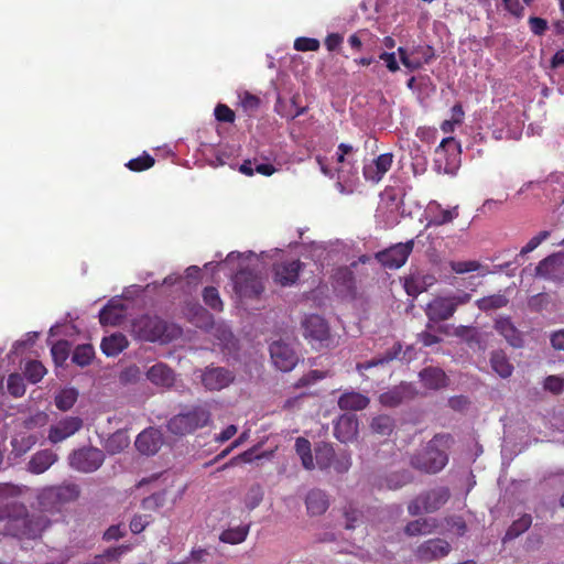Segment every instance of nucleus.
<instances>
[{
  "instance_id": "338daca9",
  "label": "nucleus",
  "mask_w": 564,
  "mask_h": 564,
  "mask_svg": "<svg viewBox=\"0 0 564 564\" xmlns=\"http://www.w3.org/2000/svg\"><path fill=\"white\" fill-rule=\"evenodd\" d=\"M447 525L448 530L458 536H463L467 531V525L460 517L451 518Z\"/></svg>"
},
{
  "instance_id": "4d7b16f0",
  "label": "nucleus",
  "mask_w": 564,
  "mask_h": 564,
  "mask_svg": "<svg viewBox=\"0 0 564 564\" xmlns=\"http://www.w3.org/2000/svg\"><path fill=\"white\" fill-rule=\"evenodd\" d=\"M551 232L549 230L540 231L536 236L532 237L524 247H522L520 251V256L528 254L535 250L544 240L550 237Z\"/></svg>"
},
{
  "instance_id": "cd10ccee",
  "label": "nucleus",
  "mask_w": 564,
  "mask_h": 564,
  "mask_svg": "<svg viewBox=\"0 0 564 564\" xmlns=\"http://www.w3.org/2000/svg\"><path fill=\"white\" fill-rule=\"evenodd\" d=\"M305 503L308 513L312 516L323 514L329 506L326 494L319 489L311 490L306 496Z\"/></svg>"
},
{
  "instance_id": "412c9836",
  "label": "nucleus",
  "mask_w": 564,
  "mask_h": 564,
  "mask_svg": "<svg viewBox=\"0 0 564 564\" xmlns=\"http://www.w3.org/2000/svg\"><path fill=\"white\" fill-rule=\"evenodd\" d=\"M413 395V389L408 383H401L380 394V403L384 406L394 408L400 405Z\"/></svg>"
},
{
  "instance_id": "58836bf2",
  "label": "nucleus",
  "mask_w": 564,
  "mask_h": 564,
  "mask_svg": "<svg viewBox=\"0 0 564 564\" xmlns=\"http://www.w3.org/2000/svg\"><path fill=\"white\" fill-rule=\"evenodd\" d=\"M532 523V518L530 514H523L520 519L516 520L507 530L502 541L506 543L507 541H511L518 538L520 534L525 532Z\"/></svg>"
},
{
  "instance_id": "f3484780",
  "label": "nucleus",
  "mask_w": 564,
  "mask_h": 564,
  "mask_svg": "<svg viewBox=\"0 0 564 564\" xmlns=\"http://www.w3.org/2000/svg\"><path fill=\"white\" fill-rule=\"evenodd\" d=\"M392 162V153H383L369 163H366L362 169L365 178L372 183L380 182L383 175L390 170Z\"/></svg>"
},
{
  "instance_id": "bf43d9fd",
  "label": "nucleus",
  "mask_w": 564,
  "mask_h": 564,
  "mask_svg": "<svg viewBox=\"0 0 564 564\" xmlns=\"http://www.w3.org/2000/svg\"><path fill=\"white\" fill-rule=\"evenodd\" d=\"M449 265H451V269L457 274L474 272L480 268V263L475 260L452 261Z\"/></svg>"
},
{
  "instance_id": "dca6fc26",
  "label": "nucleus",
  "mask_w": 564,
  "mask_h": 564,
  "mask_svg": "<svg viewBox=\"0 0 564 564\" xmlns=\"http://www.w3.org/2000/svg\"><path fill=\"white\" fill-rule=\"evenodd\" d=\"M451 545L443 539H431L417 546L415 555L423 562L441 560L448 555Z\"/></svg>"
},
{
  "instance_id": "393cba45",
  "label": "nucleus",
  "mask_w": 564,
  "mask_h": 564,
  "mask_svg": "<svg viewBox=\"0 0 564 564\" xmlns=\"http://www.w3.org/2000/svg\"><path fill=\"white\" fill-rule=\"evenodd\" d=\"M57 455L51 449H43L35 453L29 462V470L33 474L46 471L55 462Z\"/></svg>"
},
{
  "instance_id": "49530a36",
  "label": "nucleus",
  "mask_w": 564,
  "mask_h": 564,
  "mask_svg": "<svg viewBox=\"0 0 564 564\" xmlns=\"http://www.w3.org/2000/svg\"><path fill=\"white\" fill-rule=\"evenodd\" d=\"M154 163V158L144 152L142 155L129 160L126 166L132 172H143L151 169Z\"/></svg>"
},
{
  "instance_id": "4468645a",
  "label": "nucleus",
  "mask_w": 564,
  "mask_h": 564,
  "mask_svg": "<svg viewBox=\"0 0 564 564\" xmlns=\"http://www.w3.org/2000/svg\"><path fill=\"white\" fill-rule=\"evenodd\" d=\"M235 380V375L224 367H207L202 375V383L209 391L227 388Z\"/></svg>"
},
{
  "instance_id": "f03ea898",
  "label": "nucleus",
  "mask_w": 564,
  "mask_h": 564,
  "mask_svg": "<svg viewBox=\"0 0 564 564\" xmlns=\"http://www.w3.org/2000/svg\"><path fill=\"white\" fill-rule=\"evenodd\" d=\"M132 335L142 341L170 343L182 335V329L158 315L143 314L132 321Z\"/></svg>"
},
{
  "instance_id": "f8f14e48",
  "label": "nucleus",
  "mask_w": 564,
  "mask_h": 564,
  "mask_svg": "<svg viewBox=\"0 0 564 564\" xmlns=\"http://www.w3.org/2000/svg\"><path fill=\"white\" fill-rule=\"evenodd\" d=\"M304 264L299 260H285L273 264V281L281 286L296 283Z\"/></svg>"
},
{
  "instance_id": "f257e3e1",
  "label": "nucleus",
  "mask_w": 564,
  "mask_h": 564,
  "mask_svg": "<svg viewBox=\"0 0 564 564\" xmlns=\"http://www.w3.org/2000/svg\"><path fill=\"white\" fill-rule=\"evenodd\" d=\"M19 489L3 484L0 486V521L9 535L19 539H37L51 525L43 512L29 513L26 507L17 500Z\"/></svg>"
},
{
  "instance_id": "0eeeda50",
  "label": "nucleus",
  "mask_w": 564,
  "mask_h": 564,
  "mask_svg": "<svg viewBox=\"0 0 564 564\" xmlns=\"http://www.w3.org/2000/svg\"><path fill=\"white\" fill-rule=\"evenodd\" d=\"M303 335L313 348L328 347L332 341L327 322L317 314L306 316L302 322Z\"/></svg>"
},
{
  "instance_id": "69168bd1",
  "label": "nucleus",
  "mask_w": 564,
  "mask_h": 564,
  "mask_svg": "<svg viewBox=\"0 0 564 564\" xmlns=\"http://www.w3.org/2000/svg\"><path fill=\"white\" fill-rule=\"evenodd\" d=\"M529 26L531 32L535 35H543L549 28L547 21L539 17H531L529 19Z\"/></svg>"
},
{
  "instance_id": "a878e982",
  "label": "nucleus",
  "mask_w": 564,
  "mask_h": 564,
  "mask_svg": "<svg viewBox=\"0 0 564 564\" xmlns=\"http://www.w3.org/2000/svg\"><path fill=\"white\" fill-rule=\"evenodd\" d=\"M129 345L127 337L121 333L111 334L101 340V351L107 357H116L123 351Z\"/></svg>"
},
{
  "instance_id": "bb28decb",
  "label": "nucleus",
  "mask_w": 564,
  "mask_h": 564,
  "mask_svg": "<svg viewBox=\"0 0 564 564\" xmlns=\"http://www.w3.org/2000/svg\"><path fill=\"white\" fill-rule=\"evenodd\" d=\"M419 376L424 387L430 390H438L446 386V375L440 368H424Z\"/></svg>"
},
{
  "instance_id": "3c124183",
  "label": "nucleus",
  "mask_w": 564,
  "mask_h": 564,
  "mask_svg": "<svg viewBox=\"0 0 564 564\" xmlns=\"http://www.w3.org/2000/svg\"><path fill=\"white\" fill-rule=\"evenodd\" d=\"M263 495V489L259 484H253L250 486L248 492L245 496V505L247 509H256L261 503Z\"/></svg>"
},
{
  "instance_id": "c756f323",
  "label": "nucleus",
  "mask_w": 564,
  "mask_h": 564,
  "mask_svg": "<svg viewBox=\"0 0 564 564\" xmlns=\"http://www.w3.org/2000/svg\"><path fill=\"white\" fill-rule=\"evenodd\" d=\"M124 317V306L121 303L109 302L99 313L101 325L116 326L121 323Z\"/></svg>"
},
{
  "instance_id": "72a5a7b5",
  "label": "nucleus",
  "mask_w": 564,
  "mask_h": 564,
  "mask_svg": "<svg viewBox=\"0 0 564 564\" xmlns=\"http://www.w3.org/2000/svg\"><path fill=\"white\" fill-rule=\"evenodd\" d=\"M295 452L301 458L302 466L307 470L315 468L314 458L312 455L311 442L305 437H297L295 441Z\"/></svg>"
},
{
  "instance_id": "b1692460",
  "label": "nucleus",
  "mask_w": 564,
  "mask_h": 564,
  "mask_svg": "<svg viewBox=\"0 0 564 564\" xmlns=\"http://www.w3.org/2000/svg\"><path fill=\"white\" fill-rule=\"evenodd\" d=\"M449 498V490L446 487L434 488L423 495L421 500L424 512H434L444 506Z\"/></svg>"
},
{
  "instance_id": "13d9d810",
  "label": "nucleus",
  "mask_w": 564,
  "mask_h": 564,
  "mask_svg": "<svg viewBox=\"0 0 564 564\" xmlns=\"http://www.w3.org/2000/svg\"><path fill=\"white\" fill-rule=\"evenodd\" d=\"M411 55L421 58L423 64H429L435 57L434 48L430 45H417L411 50Z\"/></svg>"
},
{
  "instance_id": "774afa93",
  "label": "nucleus",
  "mask_w": 564,
  "mask_h": 564,
  "mask_svg": "<svg viewBox=\"0 0 564 564\" xmlns=\"http://www.w3.org/2000/svg\"><path fill=\"white\" fill-rule=\"evenodd\" d=\"M344 36L339 33H330L325 39V46L329 52H336L343 44Z\"/></svg>"
},
{
  "instance_id": "864d4df0",
  "label": "nucleus",
  "mask_w": 564,
  "mask_h": 564,
  "mask_svg": "<svg viewBox=\"0 0 564 564\" xmlns=\"http://www.w3.org/2000/svg\"><path fill=\"white\" fill-rule=\"evenodd\" d=\"M7 387L9 393L15 398L23 395L25 392L23 378L19 373H11L8 377Z\"/></svg>"
},
{
  "instance_id": "9b49d317",
  "label": "nucleus",
  "mask_w": 564,
  "mask_h": 564,
  "mask_svg": "<svg viewBox=\"0 0 564 564\" xmlns=\"http://www.w3.org/2000/svg\"><path fill=\"white\" fill-rule=\"evenodd\" d=\"M235 291L240 297H258L264 290L261 278L250 269H242L234 276Z\"/></svg>"
},
{
  "instance_id": "09e8293b",
  "label": "nucleus",
  "mask_w": 564,
  "mask_h": 564,
  "mask_svg": "<svg viewBox=\"0 0 564 564\" xmlns=\"http://www.w3.org/2000/svg\"><path fill=\"white\" fill-rule=\"evenodd\" d=\"M393 427L394 421L389 415H378L371 422V429L380 435H390Z\"/></svg>"
},
{
  "instance_id": "603ef678",
  "label": "nucleus",
  "mask_w": 564,
  "mask_h": 564,
  "mask_svg": "<svg viewBox=\"0 0 564 564\" xmlns=\"http://www.w3.org/2000/svg\"><path fill=\"white\" fill-rule=\"evenodd\" d=\"M433 524L430 523L426 519H417L414 521H411L405 527V533L408 535H419V534H426L432 531Z\"/></svg>"
},
{
  "instance_id": "2eb2a0df",
  "label": "nucleus",
  "mask_w": 564,
  "mask_h": 564,
  "mask_svg": "<svg viewBox=\"0 0 564 564\" xmlns=\"http://www.w3.org/2000/svg\"><path fill=\"white\" fill-rule=\"evenodd\" d=\"M270 356L273 365L281 371H291L297 364V356L290 345L274 341L270 345Z\"/></svg>"
},
{
  "instance_id": "7ed1b4c3",
  "label": "nucleus",
  "mask_w": 564,
  "mask_h": 564,
  "mask_svg": "<svg viewBox=\"0 0 564 564\" xmlns=\"http://www.w3.org/2000/svg\"><path fill=\"white\" fill-rule=\"evenodd\" d=\"M213 422L212 405L209 402H200L185 405L182 411L173 415L166 423L170 433L176 436L193 434L199 429L209 426Z\"/></svg>"
},
{
  "instance_id": "20e7f679",
  "label": "nucleus",
  "mask_w": 564,
  "mask_h": 564,
  "mask_svg": "<svg viewBox=\"0 0 564 564\" xmlns=\"http://www.w3.org/2000/svg\"><path fill=\"white\" fill-rule=\"evenodd\" d=\"M452 442L449 434L435 435L421 452L411 457V466L426 474L441 471L448 463L446 449Z\"/></svg>"
},
{
  "instance_id": "0e129e2a",
  "label": "nucleus",
  "mask_w": 564,
  "mask_h": 564,
  "mask_svg": "<svg viewBox=\"0 0 564 564\" xmlns=\"http://www.w3.org/2000/svg\"><path fill=\"white\" fill-rule=\"evenodd\" d=\"M145 514H135L130 521V530L134 534H139L145 530L150 521Z\"/></svg>"
},
{
  "instance_id": "37998d69",
  "label": "nucleus",
  "mask_w": 564,
  "mask_h": 564,
  "mask_svg": "<svg viewBox=\"0 0 564 564\" xmlns=\"http://www.w3.org/2000/svg\"><path fill=\"white\" fill-rule=\"evenodd\" d=\"M70 345L67 340L61 339L56 341L52 348L51 354L56 366H63L69 357Z\"/></svg>"
},
{
  "instance_id": "4be33fe9",
  "label": "nucleus",
  "mask_w": 564,
  "mask_h": 564,
  "mask_svg": "<svg viewBox=\"0 0 564 564\" xmlns=\"http://www.w3.org/2000/svg\"><path fill=\"white\" fill-rule=\"evenodd\" d=\"M435 282L436 278L433 274L414 273L405 278L404 289L408 295L416 297L419 294L427 291Z\"/></svg>"
},
{
  "instance_id": "39448f33",
  "label": "nucleus",
  "mask_w": 564,
  "mask_h": 564,
  "mask_svg": "<svg viewBox=\"0 0 564 564\" xmlns=\"http://www.w3.org/2000/svg\"><path fill=\"white\" fill-rule=\"evenodd\" d=\"M470 299L471 295L465 291H458L433 299L424 307V313L427 317L426 328L432 329L435 324L452 318L456 310L467 304Z\"/></svg>"
},
{
  "instance_id": "f704fd0d",
  "label": "nucleus",
  "mask_w": 564,
  "mask_h": 564,
  "mask_svg": "<svg viewBox=\"0 0 564 564\" xmlns=\"http://www.w3.org/2000/svg\"><path fill=\"white\" fill-rule=\"evenodd\" d=\"M509 303V299L503 293H497L489 296H484L476 301V306L482 311L488 312L506 307Z\"/></svg>"
},
{
  "instance_id": "8fccbe9b",
  "label": "nucleus",
  "mask_w": 564,
  "mask_h": 564,
  "mask_svg": "<svg viewBox=\"0 0 564 564\" xmlns=\"http://www.w3.org/2000/svg\"><path fill=\"white\" fill-rule=\"evenodd\" d=\"M129 550L127 545H119L115 547H108L102 554H98L94 558L93 564H104L106 561H117L119 557Z\"/></svg>"
},
{
  "instance_id": "7c9ffc66",
  "label": "nucleus",
  "mask_w": 564,
  "mask_h": 564,
  "mask_svg": "<svg viewBox=\"0 0 564 564\" xmlns=\"http://www.w3.org/2000/svg\"><path fill=\"white\" fill-rule=\"evenodd\" d=\"M334 435L341 443L352 441V413L346 412L339 416L334 426Z\"/></svg>"
},
{
  "instance_id": "5701e85b",
  "label": "nucleus",
  "mask_w": 564,
  "mask_h": 564,
  "mask_svg": "<svg viewBox=\"0 0 564 564\" xmlns=\"http://www.w3.org/2000/svg\"><path fill=\"white\" fill-rule=\"evenodd\" d=\"M148 379L155 386L171 388L175 382L174 371L165 364L158 362L147 372Z\"/></svg>"
},
{
  "instance_id": "2f4dec72",
  "label": "nucleus",
  "mask_w": 564,
  "mask_h": 564,
  "mask_svg": "<svg viewBox=\"0 0 564 564\" xmlns=\"http://www.w3.org/2000/svg\"><path fill=\"white\" fill-rule=\"evenodd\" d=\"M314 452L316 460L315 466H317L319 469H327L333 465L335 451L330 444L321 442L316 444Z\"/></svg>"
},
{
  "instance_id": "ddd939ff",
  "label": "nucleus",
  "mask_w": 564,
  "mask_h": 564,
  "mask_svg": "<svg viewBox=\"0 0 564 564\" xmlns=\"http://www.w3.org/2000/svg\"><path fill=\"white\" fill-rule=\"evenodd\" d=\"M84 421L79 416H65L51 425L48 441L53 444L63 442L83 429Z\"/></svg>"
},
{
  "instance_id": "423d86ee",
  "label": "nucleus",
  "mask_w": 564,
  "mask_h": 564,
  "mask_svg": "<svg viewBox=\"0 0 564 564\" xmlns=\"http://www.w3.org/2000/svg\"><path fill=\"white\" fill-rule=\"evenodd\" d=\"M79 494L78 485L72 482L50 487L40 495V505L45 511H58L61 505L76 500Z\"/></svg>"
},
{
  "instance_id": "a19ab883",
  "label": "nucleus",
  "mask_w": 564,
  "mask_h": 564,
  "mask_svg": "<svg viewBox=\"0 0 564 564\" xmlns=\"http://www.w3.org/2000/svg\"><path fill=\"white\" fill-rule=\"evenodd\" d=\"M78 393L75 389H63L56 397H55V405L61 411H67L77 401Z\"/></svg>"
},
{
  "instance_id": "e433bc0d",
  "label": "nucleus",
  "mask_w": 564,
  "mask_h": 564,
  "mask_svg": "<svg viewBox=\"0 0 564 564\" xmlns=\"http://www.w3.org/2000/svg\"><path fill=\"white\" fill-rule=\"evenodd\" d=\"M401 348H402L401 345L399 343H397L395 345H393V347L391 349L386 351L382 357L373 358L370 361H367L365 364H357L356 369L358 371H362V370L369 369L375 366L388 364V362L399 358Z\"/></svg>"
},
{
  "instance_id": "aec40b11",
  "label": "nucleus",
  "mask_w": 564,
  "mask_h": 564,
  "mask_svg": "<svg viewBox=\"0 0 564 564\" xmlns=\"http://www.w3.org/2000/svg\"><path fill=\"white\" fill-rule=\"evenodd\" d=\"M495 329L513 348H521L524 344L522 333L514 326L509 316H499L495 321Z\"/></svg>"
},
{
  "instance_id": "052dcab7",
  "label": "nucleus",
  "mask_w": 564,
  "mask_h": 564,
  "mask_svg": "<svg viewBox=\"0 0 564 564\" xmlns=\"http://www.w3.org/2000/svg\"><path fill=\"white\" fill-rule=\"evenodd\" d=\"M544 389L554 394L562 393L564 391V378L560 376H547L544 380Z\"/></svg>"
},
{
  "instance_id": "9d476101",
  "label": "nucleus",
  "mask_w": 564,
  "mask_h": 564,
  "mask_svg": "<svg viewBox=\"0 0 564 564\" xmlns=\"http://www.w3.org/2000/svg\"><path fill=\"white\" fill-rule=\"evenodd\" d=\"M414 247V240L399 242L376 253V259L387 269L401 268L408 260Z\"/></svg>"
},
{
  "instance_id": "4c0bfd02",
  "label": "nucleus",
  "mask_w": 564,
  "mask_h": 564,
  "mask_svg": "<svg viewBox=\"0 0 564 564\" xmlns=\"http://www.w3.org/2000/svg\"><path fill=\"white\" fill-rule=\"evenodd\" d=\"M522 123L517 117L514 123H508L506 128H496L494 130V137L497 140L508 139V140H519L522 135Z\"/></svg>"
},
{
  "instance_id": "a211bd4d",
  "label": "nucleus",
  "mask_w": 564,
  "mask_h": 564,
  "mask_svg": "<svg viewBox=\"0 0 564 564\" xmlns=\"http://www.w3.org/2000/svg\"><path fill=\"white\" fill-rule=\"evenodd\" d=\"M163 443L162 434L159 430L150 427L142 431L135 440L137 449L143 455H154L159 452Z\"/></svg>"
},
{
  "instance_id": "c85d7f7f",
  "label": "nucleus",
  "mask_w": 564,
  "mask_h": 564,
  "mask_svg": "<svg viewBox=\"0 0 564 564\" xmlns=\"http://www.w3.org/2000/svg\"><path fill=\"white\" fill-rule=\"evenodd\" d=\"M491 369L502 379L511 377L513 372V365L510 362L507 354L503 350H494L490 354Z\"/></svg>"
},
{
  "instance_id": "e2e57ef3",
  "label": "nucleus",
  "mask_w": 564,
  "mask_h": 564,
  "mask_svg": "<svg viewBox=\"0 0 564 564\" xmlns=\"http://www.w3.org/2000/svg\"><path fill=\"white\" fill-rule=\"evenodd\" d=\"M260 98L246 91L242 97H241V107L243 108L245 111L249 112V113H253L254 111L258 110L259 106H260Z\"/></svg>"
},
{
  "instance_id": "de8ad7c7",
  "label": "nucleus",
  "mask_w": 564,
  "mask_h": 564,
  "mask_svg": "<svg viewBox=\"0 0 564 564\" xmlns=\"http://www.w3.org/2000/svg\"><path fill=\"white\" fill-rule=\"evenodd\" d=\"M203 301L214 311L220 312L224 308V303L220 299L219 292L214 286H206L203 290Z\"/></svg>"
},
{
  "instance_id": "680f3d73",
  "label": "nucleus",
  "mask_w": 564,
  "mask_h": 564,
  "mask_svg": "<svg viewBox=\"0 0 564 564\" xmlns=\"http://www.w3.org/2000/svg\"><path fill=\"white\" fill-rule=\"evenodd\" d=\"M214 113H215V118L220 122L232 123L236 118L234 110H231L225 104H218L215 108Z\"/></svg>"
},
{
  "instance_id": "473e14b6",
  "label": "nucleus",
  "mask_w": 564,
  "mask_h": 564,
  "mask_svg": "<svg viewBox=\"0 0 564 564\" xmlns=\"http://www.w3.org/2000/svg\"><path fill=\"white\" fill-rule=\"evenodd\" d=\"M333 285L336 291L350 293L352 290V271L348 267L336 269L333 275Z\"/></svg>"
},
{
  "instance_id": "6ab92c4d",
  "label": "nucleus",
  "mask_w": 564,
  "mask_h": 564,
  "mask_svg": "<svg viewBox=\"0 0 564 564\" xmlns=\"http://www.w3.org/2000/svg\"><path fill=\"white\" fill-rule=\"evenodd\" d=\"M425 214L430 217L427 227L443 226L458 217V206L452 209H444L438 202L431 200L425 208Z\"/></svg>"
},
{
  "instance_id": "79ce46f5",
  "label": "nucleus",
  "mask_w": 564,
  "mask_h": 564,
  "mask_svg": "<svg viewBox=\"0 0 564 564\" xmlns=\"http://www.w3.org/2000/svg\"><path fill=\"white\" fill-rule=\"evenodd\" d=\"M557 264L558 257L555 254L549 256L539 262L535 268V273L538 276L553 278L555 276Z\"/></svg>"
},
{
  "instance_id": "c03bdc74",
  "label": "nucleus",
  "mask_w": 564,
  "mask_h": 564,
  "mask_svg": "<svg viewBox=\"0 0 564 564\" xmlns=\"http://www.w3.org/2000/svg\"><path fill=\"white\" fill-rule=\"evenodd\" d=\"M413 480V475L409 470H401L389 475L386 479L389 489H399Z\"/></svg>"
},
{
  "instance_id": "1a4fd4ad",
  "label": "nucleus",
  "mask_w": 564,
  "mask_h": 564,
  "mask_svg": "<svg viewBox=\"0 0 564 564\" xmlns=\"http://www.w3.org/2000/svg\"><path fill=\"white\" fill-rule=\"evenodd\" d=\"M104 462V452L96 447H83L69 455L70 467L82 473H94Z\"/></svg>"
},
{
  "instance_id": "a18cd8bd",
  "label": "nucleus",
  "mask_w": 564,
  "mask_h": 564,
  "mask_svg": "<svg viewBox=\"0 0 564 564\" xmlns=\"http://www.w3.org/2000/svg\"><path fill=\"white\" fill-rule=\"evenodd\" d=\"M46 373V368L36 360H31L25 365L24 376L31 383H37Z\"/></svg>"
},
{
  "instance_id": "5fc2aeb1",
  "label": "nucleus",
  "mask_w": 564,
  "mask_h": 564,
  "mask_svg": "<svg viewBox=\"0 0 564 564\" xmlns=\"http://www.w3.org/2000/svg\"><path fill=\"white\" fill-rule=\"evenodd\" d=\"M327 372L321 370H311L306 375L302 376L294 384L295 388H303L314 384L318 380L326 377Z\"/></svg>"
},
{
  "instance_id": "6e6d98bb",
  "label": "nucleus",
  "mask_w": 564,
  "mask_h": 564,
  "mask_svg": "<svg viewBox=\"0 0 564 564\" xmlns=\"http://www.w3.org/2000/svg\"><path fill=\"white\" fill-rule=\"evenodd\" d=\"M319 41L313 37L301 36L294 41V48L300 52H315L319 48Z\"/></svg>"
},
{
  "instance_id": "c9c22d12",
  "label": "nucleus",
  "mask_w": 564,
  "mask_h": 564,
  "mask_svg": "<svg viewBox=\"0 0 564 564\" xmlns=\"http://www.w3.org/2000/svg\"><path fill=\"white\" fill-rule=\"evenodd\" d=\"M249 530H250V524L238 525L236 528H229V529L224 530L220 533L219 540L223 543H227V544H239V543H242L247 539V536L249 534Z\"/></svg>"
},
{
  "instance_id": "6e6552de",
  "label": "nucleus",
  "mask_w": 564,
  "mask_h": 564,
  "mask_svg": "<svg viewBox=\"0 0 564 564\" xmlns=\"http://www.w3.org/2000/svg\"><path fill=\"white\" fill-rule=\"evenodd\" d=\"M458 156L459 150L455 139L452 137L444 138L435 149V169L437 172L454 174L457 170Z\"/></svg>"
},
{
  "instance_id": "ea45409f",
  "label": "nucleus",
  "mask_w": 564,
  "mask_h": 564,
  "mask_svg": "<svg viewBox=\"0 0 564 564\" xmlns=\"http://www.w3.org/2000/svg\"><path fill=\"white\" fill-rule=\"evenodd\" d=\"M95 356L94 347L89 344L78 345L72 355V361L79 366H88Z\"/></svg>"
}]
</instances>
